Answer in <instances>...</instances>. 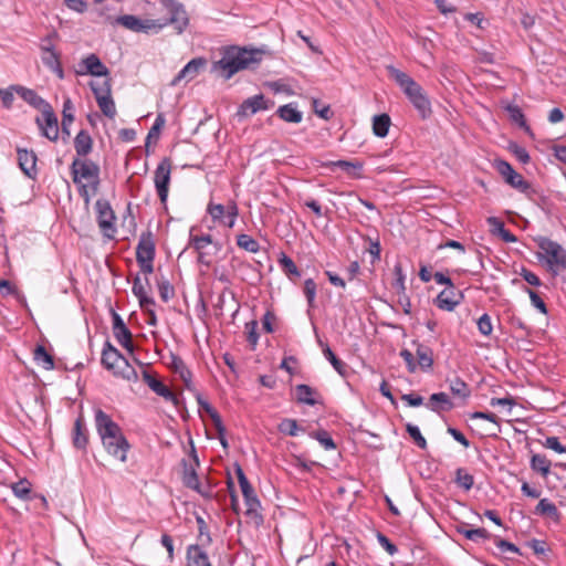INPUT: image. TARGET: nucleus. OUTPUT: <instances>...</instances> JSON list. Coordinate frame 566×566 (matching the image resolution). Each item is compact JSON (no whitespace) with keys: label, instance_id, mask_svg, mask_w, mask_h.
Wrapping results in <instances>:
<instances>
[{"label":"nucleus","instance_id":"1","mask_svg":"<svg viewBox=\"0 0 566 566\" xmlns=\"http://www.w3.org/2000/svg\"><path fill=\"white\" fill-rule=\"evenodd\" d=\"M96 431L106 452L126 462L130 444L122 432L120 427L102 409H96L94 415Z\"/></svg>","mask_w":566,"mask_h":566},{"label":"nucleus","instance_id":"2","mask_svg":"<svg viewBox=\"0 0 566 566\" xmlns=\"http://www.w3.org/2000/svg\"><path fill=\"white\" fill-rule=\"evenodd\" d=\"M261 60V50L230 46L224 50L222 57L213 63V70H222L224 78L229 80L239 71L254 69Z\"/></svg>","mask_w":566,"mask_h":566},{"label":"nucleus","instance_id":"3","mask_svg":"<svg viewBox=\"0 0 566 566\" xmlns=\"http://www.w3.org/2000/svg\"><path fill=\"white\" fill-rule=\"evenodd\" d=\"M389 76L399 85L407 98L413 105L422 119L428 118L431 113V103L424 90L407 73L394 65H388Z\"/></svg>","mask_w":566,"mask_h":566},{"label":"nucleus","instance_id":"4","mask_svg":"<svg viewBox=\"0 0 566 566\" xmlns=\"http://www.w3.org/2000/svg\"><path fill=\"white\" fill-rule=\"evenodd\" d=\"M536 242L539 248L536 258L553 276L566 271V250L558 242L545 237L538 238Z\"/></svg>","mask_w":566,"mask_h":566},{"label":"nucleus","instance_id":"5","mask_svg":"<svg viewBox=\"0 0 566 566\" xmlns=\"http://www.w3.org/2000/svg\"><path fill=\"white\" fill-rule=\"evenodd\" d=\"M167 18L155 20L156 33L167 25H172L177 34H181L189 25V15L185 6L177 0H159Z\"/></svg>","mask_w":566,"mask_h":566},{"label":"nucleus","instance_id":"6","mask_svg":"<svg viewBox=\"0 0 566 566\" xmlns=\"http://www.w3.org/2000/svg\"><path fill=\"white\" fill-rule=\"evenodd\" d=\"M101 363L104 368L113 371L114 376L123 377L127 380L137 378L136 370L129 365L123 354L108 340L104 344Z\"/></svg>","mask_w":566,"mask_h":566},{"label":"nucleus","instance_id":"7","mask_svg":"<svg viewBox=\"0 0 566 566\" xmlns=\"http://www.w3.org/2000/svg\"><path fill=\"white\" fill-rule=\"evenodd\" d=\"M72 180L75 185L83 184L82 180L88 181L92 195H95L99 186V166L88 159L82 160L74 158L71 165Z\"/></svg>","mask_w":566,"mask_h":566},{"label":"nucleus","instance_id":"8","mask_svg":"<svg viewBox=\"0 0 566 566\" xmlns=\"http://www.w3.org/2000/svg\"><path fill=\"white\" fill-rule=\"evenodd\" d=\"M235 474L241 488L242 495L244 497V503L247 506L245 514L249 516H252L254 520H256V524L263 523V516L259 513V510L261 509V502L258 499L254 489L252 488L251 483L249 482L248 478L245 476L242 468L240 464L235 463Z\"/></svg>","mask_w":566,"mask_h":566},{"label":"nucleus","instance_id":"9","mask_svg":"<svg viewBox=\"0 0 566 566\" xmlns=\"http://www.w3.org/2000/svg\"><path fill=\"white\" fill-rule=\"evenodd\" d=\"M95 209L97 212V224L103 235L107 239H114L116 233V217L111 203L105 199H98L95 203Z\"/></svg>","mask_w":566,"mask_h":566},{"label":"nucleus","instance_id":"10","mask_svg":"<svg viewBox=\"0 0 566 566\" xmlns=\"http://www.w3.org/2000/svg\"><path fill=\"white\" fill-rule=\"evenodd\" d=\"M171 161L165 157L157 166L154 182L161 203H166L169 191Z\"/></svg>","mask_w":566,"mask_h":566},{"label":"nucleus","instance_id":"11","mask_svg":"<svg viewBox=\"0 0 566 566\" xmlns=\"http://www.w3.org/2000/svg\"><path fill=\"white\" fill-rule=\"evenodd\" d=\"M115 24H119L125 29L136 32V33H146L154 31L156 33V24L155 20L146 19L143 20L133 14H123L117 17L114 20Z\"/></svg>","mask_w":566,"mask_h":566},{"label":"nucleus","instance_id":"12","mask_svg":"<svg viewBox=\"0 0 566 566\" xmlns=\"http://www.w3.org/2000/svg\"><path fill=\"white\" fill-rule=\"evenodd\" d=\"M42 117H36V124L42 132V135L48 139L55 142L59 138V122L53 112L52 106H48L41 112Z\"/></svg>","mask_w":566,"mask_h":566},{"label":"nucleus","instance_id":"13","mask_svg":"<svg viewBox=\"0 0 566 566\" xmlns=\"http://www.w3.org/2000/svg\"><path fill=\"white\" fill-rule=\"evenodd\" d=\"M274 105L273 102L268 101L263 94H258L252 97H249L242 102L237 111L238 118H244L260 111L269 109Z\"/></svg>","mask_w":566,"mask_h":566},{"label":"nucleus","instance_id":"14","mask_svg":"<svg viewBox=\"0 0 566 566\" xmlns=\"http://www.w3.org/2000/svg\"><path fill=\"white\" fill-rule=\"evenodd\" d=\"M113 334L116 340L129 353L134 352L133 335L122 316L112 310Z\"/></svg>","mask_w":566,"mask_h":566},{"label":"nucleus","instance_id":"15","mask_svg":"<svg viewBox=\"0 0 566 566\" xmlns=\"http://www.w3.org/2000/svg\"><path fill=\"white\" fill-rule=\"evenodd\" d=\"M463 293L452 285L438 294L434 300V304L440 310L452 312L463 301Z\"/></svg>","mask_w":566,"mask_h":566},{"label":"nucleus","instance_id":"16","mask_svg":"<svg viewBox=\"0 0 566 566\" xmlns=\"http://www.w3.org/2000/svg\"><path fill=\"white\" fill-rule=\"evenodd\" d=\"M143 380L147 386L156 392L158 396L163 397L165 400L172 402L175 406L178 405V397L174 394L160 379H158L155 375L149 373L148 370H143Z\"/></svg>","mask_w":566,"mask_h":566},{"label":"nucleus","instance_id":"17","mask_svg":"<svg viewBox=\"0 0 566 566\" xmlns=\"http://www.w3.org/2000/svg\"><path fill=\"white\" fill-rule=\"evenodd\" d=\"M18 154V163L20 169L23 171L25 176L31 179H35L38 176L36 161L38 157L33 150H28L25 148H17Z\"/></svg>","mask_w":566,"mask_h":566},{"label":"nucleus","instance_id":"18","mask_svg":"<svg viewBox=\"0 0 566 566\" xmlns=\"http://www.w3.org/2000/svg\"><path fill=\"white\" fill-rule=\"evenodd\" d=\"M155 259V242L153 233L150 231L143 232L139 238V242L136 247V260L142 261H154Z\"/></svg>","mask_w":566,"mask_h":566},{"label":"nucleus","instance_id":"19","mask_svg":"<svg viewBox=\"0 0 566 566\" xmlns=\"http://www.w3.org/2000/svg\"><path fill=\"white\" fill-rule=\"evenodd\" d=\"M206 64V60L202 57L192 59L189 61L175 76V78L171 81V85L176 86L178 85L182 80L191 81L193 80L200 69H202Z\"/></svg>","mask_w":566,"mask_h":566},{"label":"nucleus","instance_id":"20","mask_svg":"<svg viewBox=\"0 0 566 566\" xmlns=\"http://www.w3.org/2000/svg\"><path fill=\"white\" fill-rule=\"evenodd\" d=\"M11 88L14 90L24 102L41 112L50 106V104L44 101L34 90L27 88L21 85H12Z\"/></svg>","mask_w":566,"mask_h":566},{"label":"nucleus","instance_id":"21","mask_svg":"<svg viewBox=\"0 0 566 566\" xmlns=\"http://www.w3.org/2000/svg\"><path fill=\"white\" fill-rule=\"evenodd\" d=\"M72 443L74 448L83 451L86 450L88 444V430L82 416L75 419L72 431Z\"/></svg>","mask_w":566,"mask_h":566},{"label":"nucleus","instance_id":"22","mask_svg":"<svg viewBox=\"0 0 566 566\" xmlns=\"http://www.w3.org/2000/svg\"><path fill=\"white\" fill-rule=\"evenodd\" d=\"M81 65L84 66L85 73L93 76L106 77L109 75V70L102 63L99 57L92 53L82 60Z\"/></svg>","mask_w":566,"mask_h":566},{"label":"nucleus","instance_id":"23","mask_svg":"<svg viewBox=\"0 0 566 566\" xmlns=\"http://www.w3.org/2000/svg\"><path fill=\"white\" fill-rule=\"evenodd\" d=\"M187 566H212L208 554L200 545H189L187 548Z\"/></svg>","mask_w":566,"mask_h":566},{"label":"nucleus","instance_id":"24","mask_svg":"<svg viewBox=\"0 0 566 566\" xmlns=\"http://www.w3.org/2000/svg\"><path fill=\"white\" fill-rule=\"evenodd\" d=\"M506 184L521 193H524L530 199H534V196L537 193L533 186L516 171L506 180Z\"/></svg>","mask_w":566,"mask_h":566},{"label":"nucleus","instance_id":"25","mask_svg":"<svg viewBox=\"0 0 566 566\" xmlns=\"http://www.w3.org/2000/svg\"><path fill=\"white\" fill-rule=\"evenodd\" d=\"M74 148L78 157H85L92 151L93 139L87 130L82 129L74 138Z\"/></svg>","mask_w":566,"mask_h":566},{"label":"nucleus","instance_id":"26","mask_svg":"<svg viewBox=\"0 0 566 566\" xmlns=\"http://www.w3.org/2000/svg\"><path fill=\"white\" fill-rule=\"evenodd\" d=\"M417 367L419 366L421 370L429 371L433 366V352L429 346L417 343Z\"/></svg>","mask_w":566,"mask_h":566},{"label":"nucleus","instance_id":"27","mask_svg":"<svg viewBox=\"0 0 566 566\" xmlns=\"http://www.w3.org/2000/svg\"><path fill=\"white\" fill-rule=\"evenodd\" d=\"M296 391V400L300 403H305L308 406H315L317 403H321V399H317L314 397V395H317L316 390L313 389L311 386L301 384L295 387Z\"/></svg>","mask_w":566,"mask_h":566},{"label":"nucleus","instance_id":"28","mask_svg":"<svg viewBox=\"0 0 566 566\" xmlns=\"http://www.w3.org/2000/svg\"><path fill=\"white\" fill-rule=\"evenodd\" d=\"M534 513L541 516L549 517L554 522H559L560 520V514L556 505L549 502L547 499L539 500Z\"/></svg>","mask_w":566,"mask_h":566},{"label":"nucleus","instance_id":"29","mask_svg":"<svg viewBox=\"0 0 566 566\" xmlns=\"http://www.w3.org/2000/svg\"><path fill=\"white\" fill-rule=\"evenodd\" d=\"M277 116L287 123L298 124L302 122L303 114L293 104L280 106L276 111Z\"/></svg>","mask_w":566,"mask_h":566},{"label":"nucleus","instance_id":"30","mask_svg":"<svg viewBox=\"0 0 566 566\" xmlns=\"http://www.w3.org/2000/svg\"><path fill=\"white\" fill-rule=\"evenodd\" d=\"M196 399L199 408L205 410L211 418L217 431L221 432L223 430V423L218 411L207 400H205L199 392H196Z\"/></svg>","mask_w":566,"mask_h":566},{"label":"nucleus","instance_id":"31","mask_svg":"<svg viewBox=\"0 0 566 566\" xmlns=\"http://www.w3.org/2000/svg\"><path fill=\"white\" fill-rule=\"evenodd\" d=\"M430 405L432 411H449L453 408V403L446 392H436L430 396Z\"/></svg>","mask_w":566,"mask_h":566},{"label":"nucleus","instance_id":"32","mask_svg":"<svg viewBox=\"0 0 566 566\" xmlns=\"http://www.w3.org/2000/svg\"><path fill=\"white\" fill-rule=\"evenodd\" d=\"M391 119L388 114L375 115L373 118V132L377 137L384 138L388 135Z\"/></svg>","mask_w":566,"mask_h":566},{"label":"nucleus","instance_id":"33","mask_svg":"<svg viewBox=\"0 0 566 566\" xmlns=\"http://www.w3.org/2000/svg\"><path fill=\"white\" fill-rule=\"evenodd\" d=\"M182 465H184V475H182L184 484L189 489L196 490L197 492H201V486H200L199 479H198L195 468L189 465L185 459L182 460Z\"/></svg>","mask_w":566,"mask_h":566},{"label":"nucleus","instance_id":"34","mask_svg":"<svg viewBox=\"0 0 566 566\" xmlns=\"http://www.w3.org/2000/svg\"><path fill=\"white\" fill-rule=\"evenodd\" d=\"M33 359L38 365H41L45 370H51L54 368L53 356L48 353L43 345H36L33 352Z\"/></svg>","mask_w":566,"mask_h":566},{"label":"nucleus","instance_id":"35","mask_svg":"<svg viewBox=\"0 0 566 566\" xmlns=\"http://www.w3.org/2000/svg\"><path fill=\"white\" fill-rule=\"evenodd\" d=\"M210 244L213 245L216 252L221 250V244L219 242H213L212 237L210 234H190L189 247L193 248L195 250H205Z\"/></svg>","mask_w":566,"mask_h":566},{"label":"nucleus","instance_id":"36","mask_svg":"<svg viewBox=\"0 0 566 566\" xmlns=\"http://www.w3.org/2000/svg\"><path fill=\"white\" fill-rule=\"evenodd\" d=\"M74 106L70 98H66L63 103L62 111V133L70 137V126L74 122Z\"/></svg>","mask_w":566,"mask_h":566},{"label":"nucleus","instance_id":"37","mask_svg":"<svg viewBox=\"0 0 566 566\" xmlns=\"http://www.w3.org/2000/svg\"><path fill=\"white\" fill-rule=\"evenodd\" d=\"M323 354H324L325 358L332 364L334 369L342 377H346L347 376V368H348L347 364L345 361H343L342 359H339L334 354V352L331 349V347L328 345H326L325 348H323Z\"/></svg>","mask_w":566,"mask_h":566},{"label":"nucleus","instance_id":"38","mask_svg":"<svg viewBox=\"0 0 566 566\" xmlns=\"http://www.w3.org/2000/svg\"><path fill=\"white\" fill-rule=\"evenodd\" d=\"M279 263L282 271L290 280L294 281L301 276V272L295 262L286 254L282 253V256L279 259Z\"/></svg>","mask_w":566,"mask_h":566},{"label":"nucleus","instance_id":"39","mask_svg":"<svg viewBox=\"0 0 566 566\" xmlns=\"http://www.w3.org/2000/svg\"><path fill=\"white\" fill-rule=\"evenodd\" d=\"M551 465V461L543 454H533L531 459L532 470L539 472L544 478L549 474Z\"/></svg>","mask_w":566,"mask_h":566},{"label":"nucleus","instance_id":"40","mask_svg":"<svg viewBox=\"0 0 566 566\" xmlns=\"http://www.w3.org/2000/svg\"><path fill=\"white\" fill-rule=\"evenodd\" d=\"M323 166L331 168V169L338 167L342 170L346 171L347 174L354 175V176H356V174L353 172L352 170H361L363 169V164L360 161H348V160L327 161V163H324Z\"/></svg>","mask_w":566,"mask_h":566},{"label":"nucleus","instance_id":"41","mask_svg":"<svg viewBox=\"0 0 566 566\" xmlns=\"http://www.w3.org/2000/svg\"><path fill=\"white\" fill-rule=\"evenodd\" d=\"M13 494L24 501L31 500V483L27 479H21L11 485Z\"/></svg>","mask_w":566,"mask_h":566},{"label":"nucleus","instance_id":"42","mask_svg":"<svg viewBox=\"0 0 566 566\" xmlns=\"http://www.w3.org/2000/svg\"><path fill=\"white\" fill-rule=\"evenodd\" d=\"M42 62L50 70L60 64V54L54 50L53 45L42 48Z\"/></svg>","mask_w":566,"mask_h":566},{"label":"nucleus","instance_id":"43","mask_svg":"<svg viewBox=\"0 0 566 566\" xmlns=\"http://www.w3.org/2000/svg\"><path fill=\"white\" fill-rule=\"evenodd\" d=\"M458 486L462 488L465 491H470L474 484V478L472 474L468 473L465 469L458 468L455 470V480Z\"/></svg>","mask_w":566,"mask_h":566},{"label":"nucleus","instance_id":"44","mask_svg":"<svg viewBox=\"0 0 566 566\" xmlns=\"http://www.w3.org/2000/svg\"><path fill=\"white\" fill-rule=\"evenodd\" d=\"M505 109L507 111V113L510 115V119L512 122L517 124L521 128H524L525 130H530V127L526 123L525 116L520 106L510 104L505 107Z\"/></svg>","mask_w":566,"mask_h":566},{"label":"nucleus","instance_id":"45","mask_svg":"<svg viewBox=\"0 0 566 566\" xmlns=\"http://www.w3.org/2000/svg\"><path fill=\"white\" fill-rule=\"evenodd\" d=\"M237 244L239 248L251 253H256L260 250L259 242L251 235L244 233L237 235Z\"/></svg>","mask_w":566,"mask_h":566},{"label":"nucleus","instance_id":"46","mask_svg":"<svg viewBox=\"0 0 566 566\" xmlns=\"http://www.w3.org/2000/svg\"><path fill=\"white\" fill-rule=\"evenodd\" d=\"M96 102H97L98 107L101 108L102 113L106 117H108L111 119L115 117L116 107H115L114 99L112 98V94L106 95V96H99L98 99H96Z\"/></svg>","mask_w":566,"mask_h":566},{"label":"nucleus","instance_id":"47","mask_svg":"<svg viewBox=\"0 0 566 566\" xmlns=\"http://www.w3.org/2000/svg\"><path fill=\"white\" fill-rule=\"evenodd\" d=\"M450 390L454 396L461 397L463 399L468 398L471 394L468 384L459 377L450 380Z\"/></svg>","mask_w":566,"mask_h":566},{"label":"nucleus","instance_id":"48","mask_svg":"<svg viewBox=\"0 0 566 566\" xmlns=\"http://www.w3.org/2000/svg\"><path fill=\"white\" fill-rule=\"evenodd\" d=\"M90 87L96 99H98L99 96H106L112 94L109 78H105L102 82L92 81L90 83Z\"/></svg>","mask_w":566,"mask_h":566},{"label":"nucleus","instance_id":"49","mask_svg":"<svg viewBox=\"0 0 566 566\" xmlns=\"http://www.w3.org/2000/svg\"><path fill=\"white\" fill-rule=\"evenodd\" d=\"M165 125V117L163 114H158L155 123L153 124L151 128L149 129L147 137H146V148L149 146L150 140L154 139L157 142L159 139L160 130Z\"/></svg>","mask_w":566,"mask_h":566},{"label":"nucleus","instance_id":"50","mask_svg":"<svg viewBox=\"0 0 566 566\" xmlns=\"http://www.w3.org/2000/svg\"><path fill=\"white\" fill-rule=\"evenodd\" d=\"M279 430L290 437H296L298 431H304L294 419L285 418L279 424Z\"/></svg>","mask_w":566,"mask_h":566},{"label":"nucleus","instance_id":"51","mask_svg":"<svg viewBox=\"0 0 566 566\" xmlns=\"http://www.w3.org/2000/svg\"><path fill=\"white\" fill-rule=\"evenodd\" d=\"M509 151L522 164H528L531 160L530 154L525 147L515 142H511L507 146Z\"/></svg>","mask_w":566,"mask_h":566},{"label":"nucleus","instance_id":"52","mask_svg":"<svg viewBox=\"0 0 566 566\" xmlns=\"http://www.w3.org/2000/svg\"><path fill=\"white\" fill-rule=\"evenodd\" d=\"M159 296L164 302H169L175 296V287L164 277L158 281Z\"/></svg>","mask_w":566,"mask_h":566},{"label":"nucleus","instance_id":"53","mask_svg":"<svg viewBox=\"0 0 566 566\" xmlns=\"http://www.w3.org/2000/svg\"><path fill=\"white\" fill-rule=\"evenodd\" d=\"M406 431L408 432V434L412 438V440L415 441V443L421 449V450H426L427 449V440L424 439V437L421 434L420 432V429L412 424V423H407L406 424Z\"/></svg>","mask_w":566,"mask_h":566},{"label":"nucleus","instance_id":"54","mask_svg":"<svg viewBox=\"0 0 566 566\" xmlns=\"http://www.w3.org/2000/svg\"><path fill=\"white\" fill-rule=\"evenodd\" d=\"M247 340L249 342L251 349L254 350L259 342L258 322L250 321L245 323Z\"/></svg>","mask_w":566,"mask_h":566},{"label":"nucleus","instance_id":"55","mask_svg":"<svg viewBox=\"0 0 566 566\" xmlns=\"http://www.w3.org/2000/svg\"><path fill=\"white\" fill-rule=\"evenodd\" d=\"M394 273L396 279L392 282V289L396 291L397 294H403V292H406L405 274L402 272V266L400 263H397L394 266Z\"/></svg>","mask_w":566,"mask_h":566},{"label":"nucleus","instance_id":"56","mask_svg":"<svg viewBox=\"0 0 566 566\" xmlns=\"http://www.w3.org/2000/svg\"><path fill=\"white\" fill-rule=\"evenodd\" d=\"M207 212L211 216L213 221H226V207L221 203L209 202Z\"/></svg>","mask_w":566,"mask_h":566},{"label":"nucleus","instance_id":"57","mask_svg":"<svg viewBox=\"0 0 566 566\" xmlns=\"http://www.w3.org/2000/svg\"><path fill=\"white\" fill-rule=\"evenodd\" d=\"M313 438H315L325 450H335L336 443L329 436V433L325 430H319L311 434Z\"/></svg>","mask_w":566,"mask_h":566},{"label":"nucleus","instance_id":"58","mask_svg":"<svg viewBox=\"0 0 566 566\" xmlns=\"http://www.w3.org/2000/svg\"><path fill=\"white\" fill-rule=\"evenodd\" d=\"M226 207V221H223V224L233 228L235 223V219L239 214L238 206L234 201H229Z\"/></svg>","mask_w":566,"mask_h":566},{"label":"nucleus","instance_id":"59","mask_svg":"<svg viewBox=\"0 0 566 566\" xmlns=\"http://www.w3.org/2000/svg\"><path fill=\"white\" fill-rule=\"evenodd\" d=\"M303 292L307 300L308 306L313 307L316 297V283L313 279L305 280Z\"/></svg>","mask_w":566,"mask_h":566},{"label":"nucleus","instance_id":"60","mask_svg":"<svg viewBox=\"0 0 566 566\" xmlns=\"http://www.w3.org/2000/svg\"><path fill=\"white\" fill-rule=\"evenodd\" d=\"M525 292L528 294L532 305L536 307L541 313L547 314V306L542 297L535 291L528 287H525Z\"/></svg>","mask_w":566,"mask_h":566},{"label":"nucleus","instance_id":"61","mask_svg":"<svg viewBox=\"0 0 566 566\" xmlns=\"http://www.w3.org/2000/svg\"><path fill=\"white\" fill-rule=\"evenodd\" d=\"M495 168H496L497 172L502 176V178L504 179L505 182L515 172L512 165L505 160H496Z\"/></svg>","mask_w":566,"mask_h":566},{"label":"nucleus","instance_id":"62","mask_svg":"<svg viewBox=\"0 0 566 566\" xmlns=\"http://www.w3.org/2000/svg\"><path fill=\"white\" fill-rule=\"evenodd\" d=\"M494 536L483 527L473 528L469 534V541L480 543L482 541L491 539Z\"/></svg>","mask_w":566,"mask_h":566},{"label":"nucleus","instance_id":"63","mask_svg":"<svg viewBox=\"0 0 566 566\" xmlns=\"http://www.w3.org/2000/svg\"><path fill=\"white\" fill-rule=\"evenodd\" d=\"M478 329L484 336L491 335L493 326H492L491 317L489 316V314H483L478 319Z\"/></svg>","mask_w":566,"mask_h":566},{"label":"nucleus","instance_id":"64","mask_svg":"<svg viewBox=\"0 0 566 566\" xmlns=\"http://www.w3.org/2000/svg\"><path fill=\"white\" fill-rule=\"evenodd\" d=\"M543 446L554 450L557 453H566V446L562 444L557 437H547Z\"/></svg>","mask_w":566,"mask_h":566}]
</instances>
